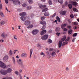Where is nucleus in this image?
Instances as JSON below:
<instances>
[{
    "mask_svg": "<svg viewBox=\"0 0 79 79\" xmlns=\"http://www.w3.org/2000/svg\"><path fill=\"white\" fill-rule=\"evenodd\" d=\"M39 31L38 30L35 29L34 30L32 31V33L33 35H36L38 32Z\"/></svg>",
    "mask_w": 79,
    "mask_h": 79,
    "instance_id": "nucleus-1",
    "label": "nucleus"
},
{
    "mask_svg": "<svg viewBox=\"0 0 79 79\" xmlns=\"http://www.w3.org/2000/svg\"><path fill=\"white\" fill-rule=\"evenodd\" d=\"M0 73L1 74H3V75H6L7 74L6 70H3L2 69L1 70Z\"/></svg>",
    "mask_w": 79,
    "mask_h": 79,
    "instance_id": "nucleus-2",
    "label": "nucleus"
},
{
    "mask_svg": "<svg viewBox=\"0 0 79 79\" xmlns=\"http://www.w3.org/2000/svg\"><path fill=\"white\" fill-rule=\"evenodd\" d=\"M0 66L4 69L6 68V65L1 61H0Z\"/></svg>",
    "mask_w": 79,
    "mask_h": 79,
    "instance_id": "nucleus-3",
    "label": "nucleus"
},
{
    "mask_svg": "<svg viewBox=\"0 0 79 79\" xmlns=\"http://www.w3.org/2000/svg\"><path fill=\"white\" fill-rule=\"evenodd\" d=\"M48 35H45L41 37V39L42 40H47V39H48Z\"/></svg>",
    "mask_w": 79,
    "mask_h": 79,
    "instance_id": "nucleus-4",
    "label": "nucleus"
},
{
    "mask_svg": "<svg viewBox=\"0 0 79 79\" xmlns=\"http://www.w3.org/2000/svg\"><path fill=\"white\" fill-rule=\"evenodd\" d=\"M24 24L26 26H29L31 24V22L29 20H26L24 23Z\"/></svg>",
    "mask_w": 79,
    "mask_h": 79,
    "instance_id": "nucleus-5",
    "label": "nucleus"
},
{
    "mask_svg": "<svg viewBox=\"0 0 79 79\" xmlns=\"http://www.w3.org/2000/svg\"><path fill=\"white\" fill-rule=\"evenodd\" d=\"M8 59V56L7 55L5 56L3 58L4 61H6Z\"/></svg>",
    "mask_w": 79,
    "mask_h": 79,
    "instance_id": "nucleus-6",
    "label": "nucleus"
},
{
    "mask_svg": "<svg viewBox=\"0 0 79 79\" xmlns=\"http://www.w3.org/2000/svg\"><path fill=\"white\" fill-rule=\"evenodd\" d=\"M13 3H14V5H18V4H20V2L19 1H13Z\"/></svg>",
    "mask_w": 79,
    "mask_h": 79,
    "instance_id": "nucleus-7",
    "label": "nucleus"
},
{
    "mask_svg": "<svg viewBox=\"0 0 79 79\" xmlns=\"http://www.w3.org/2000/svg\"><path fill=\"white\" fill-rule=\"evenodd\" d=\"M8 35V34H5V33H3L2 34L1 36L2 37H3V38H5V37H7Z\"/></svg>",
    "mask_w": 79,
    "mask_h": 79,
    "instance_id": "nucleus-8",
    "label": "nucleus"
},
{
    "mask_svg": "<svg viewBox=\"0 0 79 79\" xmlns=\"http://www.w3.org/2000/svg\"><path fill=\"white\" fill-rule=\"evenodd\" d=\"M12 71V69L10 68H8L7 70H6V72L7 73H7H10Z\"/></svg>",
    "mask_w": 79,
    "mask_h": 79,
    "instance_id": "nucleus-9",
    "label": "nucleus"
},
{
    "mask_svg": "<svg viewBox=\"0 0 79 79\" xmlns=\"http://www.w3.org/2000/svg\"><path fill=\"white\" fill-rule=\"evenodd\" d=\"M46 32H47V31H46V30H43L41 32V35H44V34H45L46 33Z\"/></svg>",
    "mask_w": 79,
    "mask_h": 79,
    "instance_id": "nucleus-10",
    "label": "nucleus"
},
{
    "mask_svg": "<svg viewBox=\"0 0 79 79\" xmlns=\"http://www.w3.org/2000/svg\"><path fill=\"white\" fill-rule=\"evenodd\" d=\"M21 57H26L27 56V55L26 53H23L21 55Z\"/></svg>",
    "mask_w": 79,
    "mask_h": 79,
    "instance_id": "nucleus-11",
    "label": "nucleus"
},
{
    "mask_svg": "<svg viewBox=\"0 0 79 79\" xmlns=\"http://www.w3.org/2000/svg\"><path fill=\"white\" fill-rule=\"evenodd\" d=\"M17 63L19 64H21V65H23V63L22 62V60H21V59H19V60H18Z\"/></svg>",
    "mask_w": 79,
    "mask_h": 79,
    "instance_id": "nucleus-12",
    "label": "nucleus"
},
{
    "mask_svg": "<svg viewBox=\"0 0 79 79\" xmlns=\"http://www.w3.org/2000/svg\"><path fill=\"white\" fill-rule=\"evenodd\" d=\"M40 24H42L43 26L46 25V22L42 20L41 22H40Z\"/></svg>",
    "mask_w": 79,
    "mask_h": 79,
    "instance_id": "nucleus-13",
    "label": "nucleus"
},
{
    "mask_svg": "<svg viewBox=\"0 0 79 79\" xmlns=\"http://www.w3.org/2000/svg\"><path fill=\"white\" fill-rule=\"evenodd\" d=\"M26 17H24V16H22L20 17V19L21 21H24L26 19Z\"/></svg>",
    "mask_w": 79,
    "mask_h": 79,
    "instance_id": "nucleus-14",
    "label": "nucleus"
},
{
    "mask_svg": "<svg viewBox=\"0 0 79 79\" xmlns=\"http://www.w3.org/2000/svg\"><path fill=\"white\" fill-rule=\"evenodd\" d=\"M66 25H67V24L65 23L62 24L61 25V27L62 29H64V27L66 26Z\"/></svg>",
    "mask_w": 79,
    "mask_h": 79,
    "instance_id": "nucleus-15",
    "label": "nucleus"
},
{
    "mask_svg": "<svg viewBox=\"0 0 79 79\" xmlns=\"http://www.w3.org/2000/svg\"><path fill=\"white\" fill-rule=\"evenodd\" d=\"M62 45V41H59V48H61Z\"/></svg>",
    "mask_w": 79,
    "mask_h": 79,
    "instance_id": "nucleus-16",
    "label": "nucleus"
},
{
    "mask_svg": "<svg viewBox=\"0 0 79 79\" xmlns=\"http://www.w3.org/2000/svg\"><path fill=\"white\" fill-rule=\"evenodd\" d=\"M20 16H26V13L25 12L21 13L19 14Z\"/></svg>",
    "mask_w": 79,
    "mask_h": 79,
    "instance_id": "nucleus-17",
    "label": "nucleus"
},
{
    "mask_svg": "<svg viewBox=\"0 0 79 79\" xmlns=\"http://www.w3.org/2000/svg\"><path fill=\"white\" fill-rule=\"evenodd\" d=\"M72 4L74 6H76L77 5V2H76L72 1Z\"/></svg>",
    "mask_w": 79,
    "mask_h": 79,
    "instance_id": "nucleus-18",
    "label": "nucleus"
},
{
    "mask_svg": "<svg viewBox=\"0 0 79 79\" xmlns=\"http://www.w3.org/2000/svg\"><path fill=\"white\" fill-rule=\"evenodd\" d=\"M46 6L45 5L43 6L42 5H41L39 7L40 8L42 9L43 8H46Z\"/></svg>",
    "mask_w": 79,
    "mask_h": 79,
    "instance_id": "nucleus-19",
    "label": "nucleus"
},
{
    "mask_svg": "<svg viewBox=\"0 0 79 79\" xmlns=\"http://www.w3.org/2000/svg\"><path fill=\"white\" fill-rule=\"evenodd\" d=\"M73 32V30L71 29H70L68 31V34H69V35H71V34L72 33V32Z\"/></svg>",
    "mask_w": 79,
    "mask_h": 79,
    "instance_id": "nucleus-20",
    "label": "nucleus"
},
{
    "mask_svg": "<svg viewBox=\"0 0 79 79\" xmlns=\"http://www.w3.org/2000/svg\"><path fill=\"white\" fill-rule=\"evenodd\" d=\"M32 8V6H27V10H29L30 9H31Z\"/></svg>",
    "mask_w": 79,
    "mask_h": 79,
    "instance_id": "nucleus-21",
    "label": "nucleus"
},
{
    "mask_svg": "<svg viewBox=\"0 0 79 79\" xmlns=\"http://www.w3.org/2000/svg\"><path fill=\"white\" fill-rule=\"evenodd\" d=\"M49 15H50V14L48 12H46L44 13V15L45 16H49Z\"/></svg>",
    "mask_w": 79,
    "mask_h": 79,
    "instance_id": "nucleus-22",
    "label": "nucleus"
},
{
    "mask_svg": "<svg viewBox=\"0 0 79 79\" xmlns=\"http://www.w3.org/2000/svg\"><path fill=\"white\" fill-rule=\"evenodd\" d=\"M61 13L62 15H65L66 13V11H62Z\"/></svg>",
    "mask_w": 79,
    "mask_h": 79,
    "instance_id": "nucleus-23",
    "label": "nucleus"
},
{
    "mask_svg": "<svg viewBox=\"0 0 79 79\" xmlns=\"http://www.w3.org/2000/svg\"><path fill=\"white\" fill-rule=\"evenodd\" d=\"M48 44H51V43H52V40L50 39H49L48 40Z\"/></svg>",
    "mask_w": 79,
    "mask_h": 79,
    "instance_id": "nucleus-24",
    "label": "nucleus"
},
{
    "mask_svg": "<svg viewBox=\"0 0 79 79\" xmlns=\"http://www.w3.org/2000/svg\"><path fill=\"white\" fill-rule=\"evenodd\" d=\"M33 27V25H30L29 26H28L27 28H28V29H30L31 28H32Z\"/></svg>",
    "mask_w": 79,
    "mask_h": 79,
    "instance_id": "nucleus-25",
    "label": "nucleus"
},
{
    "mask_svg": "<svg viewBox=\"0 0 79 79\" xmlns=\"http://www.w3.org/2000/svg\"><path fill=\"white\" fill-rule=\"evenodd\" d=\"M5 21H2L0 22V24L1 25H3L5 24Z\"/></svg>",
    "mask_w": 79,
    "mask_h": 79,
    "instance_id": "nucleus-26",
    "label": "nucleus"
},
{
    "mask_svg": "<svg viewBox=\"0 0 79 79\" xmlns=\"http://www.w3.org/2000/svg\"><path fill=\"white\" fill-rule=\"evenodd\" d=\"M68 6L69 9H71V8H73V6H72V5H71V4H69Z\"/></svg>",
    "mask_w": 79,
    "mask_h": 79,
    "instance_id": "nucleus-27",
    "label": "nucleus"
},
{
    "mask_svg": "<svg viewBox=\"0 0 79 79\" xmlns=\"http://www.w3.org/2000/svg\"><path fill=\"white\" fill-rule=\"evenodd\" d=\"M68 44V42H64L62 44V47H64L65 45H66V44Z\"/></svg>",
    "mask_w": 79,
    "mask_h": 79,
    "instance_id": "nucleus-28",
    "label": "nucleus"
},
{
    "mask_svg": "<svg viewBox=\"0 0 79 79\" xmlns=\"http://www.w3.org/2000/svg\"><path fill=\"white\" fill-rule=\"evenodd\" d=\"M48 10V8H45L43 10H42L43 12H45V11H47Z\"/></svg>",
    "mask_w": 79,
    "mask_h": 79,
    "instance_id": "nucleus-29",
    "label": "nucleus"
},
{
    "mask_svg": "<svg viewBox=\"0 0 79 79\" xmlns=\"http://www.w3.org/2000/svg\"><path fill=\"white\" fill-rule=\"evenodd\" d=\"M48 3L50 5H52V1L51 0H49L48 1Z\"/></svg>",
    "mask_w": 79,
    "mask_h": 79,
    "instance_id": "nucleus-30",
    "label": "nucleus"
},
{
    "mask_svg": "<svg viewBox=\"0 0 79 79\" xmlns=\"http://www.w3.org/2000/svg\"><path fill=\"white\" fill-rule=\"evenodd\" d=\"M55 52H52V56H55Z\"/></svg>",
    "mask_w": 79,
    "mask_h": 79,
    "instance_id": "nucleus-31",
    "label": "nucleus"
},
{
    "mask_svg": "<svg viewBox=\"0 0 79 79\" xmlns=\"http://www.w3.org/2000/svg\"><path fill=\"white\" fill-rule=\"evenodd\" d=\"M28 2L29 3H30V4L33 3V1H32V0H28Z\"/></svg>",
    "mask_w": 79,
    "mask_h": 79,
    "instance_id": "nucleus-32",
    "label": "nucleus"
},
{
    "mask_svg": "<svg viewBox=\"0 0 79 79\" xmlns=\"http://www.w3.org/2000/svg\"><path fill=\"white\" fill-rule=\"evenodd\" d=\"M2 79H13L11 77H6L3 78Z\"/></svg>",
    "mask_w": 79,
    "mask_h": 79,
    "instance_id": "nucleus-33",
    "label": "nucleus"
},
{
    "mask_svg": "<svg viewBox=\"0 0 79 79\" xmlns=\"http://www.w3.org/2000/svg\"><path fill=\"white\" fill-rule=\"evenodd\" d=\"M10 55H13V52L11 50H10L9 52Z\"/></svg>",
    "mask_w": 79,
    "mask_h": 79,
    "instance_id": "nucleus-34",
    "label": "nucleus"
},
{
    "mask_svg": "<svg viewBox=\"0 0 79 79\" xmlns=\"http://www.w3.org/2000/svg\"><path fill=\"white\" fill-rule=\"evenodd\" d=\"M66 36H64L63 37V38L61 40L62 42H63L65 40H66Z\"/></svg>",
    "mask_w": 79,
    "mask_h": 79,
    "instance_id": "nucleus-35",
    "label": "nucleus"
},
{
    "mask_svg": "<svg viewBox=\"0 0 79 79\" xmlns=\"http://www.w3.org/2000/svg\"><path fill=\"white\" fill-rule=\"evenodd\" d=\"M56 19H57V20L58 21V22H60V18H59L57 16L56 17Z\"/></svg>",
    "mask_w": 79,
    "mask_h": 79,
    "instance_id": "nucleus-36",
    "label": "nucleus"
},
{
    "mask_svg": "<svg viewBox=\"0 0 79 79\" xmlns=\"http://www.w3.org/2000/svg\"><path fill=\"white\" fill-rule=\"evenodd\" d=\"M0 15H1L2 17H3L4 15H3V14L2 12H0Z\"/></svg>",
    "mask_w": 79,
    "mask_h": 79,
    "instance_id": "nucleus-37",
    "label": "nucleus"
},
{
    "mask_svg": "<svg viewBox=\"0 0 79 79\" xmlns=\"http://www.w3.org/2000/svg\"><path fill=\"white\" fill-rule=\"evenodd\" d=\"M58 2L60 3H63V0H58Z\"/></svg>",
    "mask_w": 79,
    "mask_h": 79,
    "instance_id": "nucleus-38",
    "label": "nucleus"
},
{
    "mask_svg": "<svg viewBox=\"0 0 79 79\" xmlns=\"http://www.w3.org/2000/svg\"><path fill=\"white\" fill-rule=\"evenodd\" d=\"M55 31L56 32H59L60 31V28L58 27L56 28L55 29Z\"/></svg>",
    "mask_w": 79,
    "mask_h": 79,
    "instance_id": "nucleus-39",
    "label": "nucleus"
},
{
    "mask_svg": "<svg viewBox=\"0 0 79 79\" xmlns=\"http://www.w3.org/2000/svg\"><path fill=\"white\" fill-rule=\"evenodd\" d=\"M40 55H43V57H44V56H45V54H44L43 52L41 53Z\"/></svg>",
    "mask_w": 79,
    "mask_h": 79,
    "instance_id": "nucleus-40",
    "label": "nucleus"
},
{
    "mask_svg": "<svg viewBox=\"0 0 79 79\" xmlns=\"http://www.w3.org/2000/svg\"><path fill=\"white\" fill-rule=\"evenodd\" d=\"M73 10L74 11H76L77 12L78 11V10H77L75 8H74L73 9Z\"/></svg>",
    "mask_w": 79,
    "mask_h": 79,
    "instance_id": "nucleus-41",
    "label": "nucleus"
},
{
    "mask_svg": "<svg viewBox=\"0 0 79 79\" xmlns=\"http://www.w3.org/2000/svg\"><path fill=\"white\" fill-rule=\"evenodd\" d=\"M46 27H45V25H43L42 28H41L42 30H44L45 29Z\"/></svg>",
    "mask_w": 79,
    "mask_h": 79,
    "instance_id": "nucleus-42",
    "label": "nucleus"
},
{
    "mask_svg": "<svg viewBox=\"0 0 79 79\" xmlns=\"http://www.w3.org/2000/svg\"><path fill=\"white\" fill-rule=\"evenodd\" d=\"M41 20H44V19H45V17H44V16H42L41 17Z\"/></svg>",
    "mask_w": 79,
    "mask_h": 79,
    "instance_id": "nucleus-43",
    "label": "nucleus"
},
{
    "mask_svg": "<svg viewBox=\"0 0 79 79\" xmlns=\"http://www.w3.org/2000/svg\"><path fill=\"white\" fill-rule=\"evenodd\" d=\"M12 61H13L14 64H15V58L14 57H12Z\"/></svg>",
    "mask_w": 79,
    "mask_h": 79,
    "instance_id": "nucleus-44",
    "label": "nucleus"
},
{
    "mask_svg": "<svg viewBox=\"0 0 79 79\" xmlns=\"http://www.w3.org/2000/svg\"><path fill=\"white\" fill-rule=\"evenodd\" d=\"M67 27L68 28V29H71V26L70 25L67 26Z\"/></svg>",
    "mask_w": 79,
    "mask_h": 79,
    "instance_id": "nucleus-45",
    "label": "nucleus"
},
{
    "mask_svg": "<svg viewBox=\"0 0 79 79\" xmlns=\"http://www.w3.org/2000/svg\"><path fill=\"white\" fill-rule=\"evenodd\" d=\"M70 39V38H69V37H68L66 40H65V42H68V41H69V40Z\"/></svg>",
    "mask_w": 79,
    "mask_h": 79,
    "instance_id": "nucleus-46",
    "label": "nucleus"
},
{
    "mask_svg": "<svg viewBox=\"0 0 79 79\" xmlns=\"http://www.w3.org/2000/svg\"><path fill=\"white\" fill-rule=\"evenodd\" d=\"M77 33H74L73 35V37H76V36H77Z\"/></svg>",
    "mask_w": 79,
    "mask_h": 79,
    "instance_id": "nucleus-47",
    "label": "nucleus"
},
{
    "mask_svg": "<svg viewBox=\"0 0 79 79\" xmlns=\"http://www.w3.org/2000/svg\"><path fill=\"white\" fill-rule=\"evenodd\" d=\"M3 7H2V4H0V10H2Z\"/></svg>",
    "mask_w": 79,
    "mask_h": 79,
    "instance_id": "nucleus-48",
    "label": "nucleus"
},
{
    "mask_svg": "<svg viewBox=\"0 0 79 79\" xmlns=\"http://www.w3.org/2000/svg\"><path fill=\"white\" fill-rule=\"evenodd\" d=\"M22 6L23 7H24L25 6H27V5H26V4L25 3H23V4Z\"/></svg>",
    "mask_w": 79,
    "mask_h": 79,
    "instance_id": "nucleus-49",
    "label": "nucleus"
},
{
    "mask_svg": "<svg viewBox=\"0 0 79 79\" xmlns=\"http://www.w3.org/2000/svg\"><path fill=\"white\" fill-rule=\"evenodd\" d=\"M35 15L33 14H31V18H34Z\"/></svg>",
    "mask_w": 79,
    "mask_h": 79,
    "instance_id": "nucleus-50",
    "label": "nucleus"
},
{
    "mask_svg": "<svg viewBox=\"0 0 79 79\" xmlns=\"http://www.w3.org/2000/svg\"><path fill=\"white\" fill-rule=\"evenodd\" d=\"M32 49L31 48L30 49V54H32V52H33Z\"/></svg>",
    "mask_w": 79,
    "mask_h": 79,
    "instance_id": "nucleus-51",
    "label": "nucleus"
},
{
    "mask_svg": "<svg viewBox=\"0 0 79 79\" xmlns=\"http://www.w3.org/2000/svg\"><path fill=\"white\" fill-rule=\"evenodd\" d=\"M15 74H16L17 75H18V71H15Z\"/></svg>",
    "mask_w": 79,
    "mask_h": 79,
    "instance_id": "nucleus-52",
    "label": "nucleus"
},
{
    "mask_svg": "<svg viewBox=\"0 0 79 79\" xmlns=\"http://www.w3.org/2000/svg\"><path fill=\"white\" fill-rule=\"evenodd\" d=\"M19 78L20 79H23V77H22V76H21V74L19 75Z\"/></svg>",
    "mask_w": 79,
    "mask_h": 79,
    "instance_id": "nucleus-53",
    "label": "nucleus"
},
{
    "mask_svg": "<svg viewBox=\"0 0 79 79\" xmlns=\"http://www.w3.org/2000/svg\"><path fill=\"white\" fill-rule=\"evenodd\" d=\"M5 1L6 3H8V0H5Z\"/></svg>",
    "mask_w": 79,
    "mask_h": 79,
    "instance_id": "nucleus-54",
    "label": "nucleus"
},
{
    "mask_svg": "<svg viewBox=\"0 0 79 79\" xmlns=\"http://www.w3.org/2000/svg\"><path fill=\"white\" fill-rule=\"evenodd\" d=\"M74 24L75 26H77V25L78 23H77L76 22H74Z\"/></svg>",
    "mask_w": 79,
    "mask_h": 79,
    "instance_id": "nucleus-55",
    "label": "nucleus"
},
{
    "mask_svg": "<svg viewBox=\"0 0 79 79\" xmlns=\"http://www.w3.org/2000/svg\"><path fill=\"white\" fill-rule=\"evenodd\" d=\"M53 48H50L49 49V51H53Z\"/></svg>",
    "mask_w": 79,
    "mask_h": 79,
    "instance_id": "nucleus-56",
    "label": "nucleus"
},
{
    "mask_svg": "<svg viewBox=\"0 0 79 79\" xmlns=\"http://www.w3.org/2000/svg\"><path fill=\"white\" fill-rule=\"evenodd\" d=\"M70 17H71V18H74V15H70Z\"/></svg>",
    "mask_w": 79,
    "mask_h": 79,
    "instance_id": "nucleus-57",
    "label": "nucleus"
},
{
    "mask_svg": "<svg viewBox=\"0 0 79 79\" xmlns=\"http://www.w3.org/2000/svg\"><path fill=\"white\" fill-rule=\"evenodd\" d=\"M56 35H57L58 36H59L60 35V33H56Z\"/></svg>",
    "mask_w": 79,
    "mask_h": 79,
    "instance_id": "nucleus-58",
    "label": "nucleus"
},
{
    "mask_svg": "<svg viewBox=\"0 0 79 79\" xmlns=\"http://www.w3.org/2000/svg\"><path fill=\"white\" fill-rule=\"evenodd\" d=\"M64 31H68V29H67V28H64Z\"/></svg>",
    "mask_w": 79,
    "mask_h": 79,
    "instance_id": "nucleus-59",
    "label": "nucleus"
},
{
    "mask_svg": "<svg viewBox=\"0 0 79 79\" xmlns=\"http://www.w3.org/2000/svg\"><path fill=\"white\" fill-rule=\"evenodd\" d=\"M68 21L69 23H71V20H70V19H69L68 20Z\"/></svg>",
    "mask_w": 79,
    "mask_h": 79,
    "instance_id": "nucleus-60",
    "label": "nucleus"
},
{
    "mask_svg": "<svg viewBox=\"0 0 79 79\" xmlns=\"http://www.w3.org/2000/svg\"><path fill=\"white\" fill-rule=\"evenodd\" d=\"M49 33H52V30H50L49 31Z\"/></svg>",
    "mask_w": 79,
    "mask_h": 79,
    "instance_id": "nucleus-61",
    "label": "nucleus"
},
{
    "mask_svg": "<svg viewBox=\"0 0 79 79\" xmlns=\"http://www.w3.org/2000/svg\"><path fill=\"white\" fill-rule=\"evenodd\" d=\"M75 39H76V38H74L72 40V42H74V41L75 40Z\"/></svg>",
    "mask_w": 79,
    "mask_h": 79,
    "instance_id": "nucleus-62",
    "label": "nucleus"
},
{
    "mask_svg": "<svg viewBox=\"0 0 79 79\" xmlns=\"http://www.w3.org/2000/svg\"><path fill=\"white\" fill-rule=\"evenodd\" d=\"M36 45H37V47H39V46L40 45V44H37Z\"/></svg>",
    "mask_w": 79,
    "mask_h": 79,
    "instance_id": "nucleus-63",
    "label": "nucleus"
},
{
    "mask_svg": "<svg viewBox=\"0 0 79 79\" xmlns=\"http://www.w3.org/2000/svg\"><path fill=\"white\" fill-rule=\"evenodd\" d=\"M56 15V13H54L53 15H52V17H54V16H55Z\"/></svg>",
    "mask_w": 79,
    "mask_h": 79,
    "instance_id": "nucleus-64",
    "label": "nucleus"
}]
</instances>
